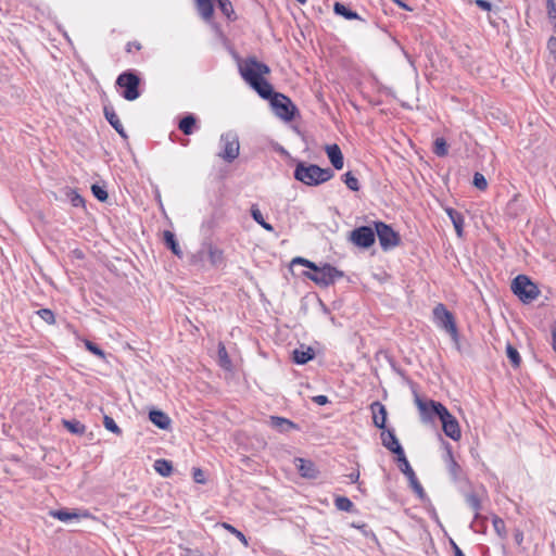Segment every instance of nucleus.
<instances>
[{"label": "nucleus", "instance_id": "obj_49", "mask_svg": "<svg viewBox=\"0 0 556 556\" xmlns=\"http://www.w3.org/2000/svg\"><path fill=\"white\" fill-rule=\"evenodd\" d=\"M223 527L242 542L244 546L249 545L247 536L240 530L226 522L223 523Z\"/></svg>", "mask_w": 556, "mask_h": 556}, {"label": "nucleus", "instance_id": "obj_2", "mask_svg": "<svg viewBox=\"0 0 556 556\" xmlns=\"http://www.w3.org/2000/svg\"><path fill=\"white\" fill-rule=\"evenodd\" d=\"M206 263L216 269L226 265L224 250L216 245L211 237H204L199 250L192 253L189 258V264L199 270L204 269Z\"/></svg>", "mask_w": 556, "mask_h": 556}, {"label": "nucleus", "instance_id": "obj_20", "mask_svg": "<svg viewBox=\"0 0 556 556\" xmlns=\"http://www.w3.org/2000/svg\"><path fill=\"white\" fill-rule=\"evenodd\" d=\"M325 152L334 169L340 170L343 168L344 156L340 147L337 143L327 144L325 147Z\"/></svg>", "mask_w": 556, "mask_h": 556}, {"label": "nucleus", "instance_id": "obj_52", "mask_svg": "<svg viewBox=\"0 0 556 556\" xmlns=\"http://www.w3.org/2000/svg\"><path fill=\"white\" fill-rule=\"evenodd\" d=\"M192 478H193L195 483H199V484H205L206 483L205 473H204V471L201 468H195L194 467L192 469Z\"/></svg>", "mask_w": 556, "mask_h": 556}, {"label": "nucleus", "instance_id": "obj_27", "mask_svg": "<svg viewBox=\"0 0 556 556\" xmlns=\"http://www.w3.org/2000/svg\"><path fill=\"white\" fill-rule=\"evenodd\" d=\"M49 515L62 522H70L74 519L78 520L80 515L76 509L60 508L49 511Z\"/></svg>", "mask_w": 556, "mask_h": 556}, {"label": "nucleus", "instance_id": "obj_43", "mask_svg": "<svg viewBox=\"0 0 556 556\" xmlns=\"http://www.w3.org/2000/svg\"><path fill=\"white\" fill-rule=\"evenodd\" d=\"M92 195L100 202H106L109 199V193L103 186L98 184H93L91 186Z\"/></svg>", "mask_w": 556, "mask_h": 556}, {"label": "nucleus", "instance_id": "obj_46", "mask_svg": "<svg viewBox=\"0 0 556 556\" xmlns=\"http://www.w3.org/2000/svg\"><path fill=\"white\" fill-rule=\"evenodd\" d=\"M351 526L353 528H356L358 529L366 538H370L372 539L375 542L378 541L376 534L374 533V531L368 527L367 523L365 522H362V523H357V522H352Z\"/></svg>", "mask_w": 556, "mask_h": 556}, {"label": "nucleus", "instance_id": "obj_16", "mask_svg": "<svg viewBox=\"0 0 556 556\" xmlns=\"http://www.w3.org/2000/svg\"><path fill=\"white\" fill-rule=\"evenodd\" d=\"M267 425L279 433L287 434L291 431H300V426L281 416H269Z\"/></svg>", "mask_w": 556, "mask_h": 556}, {"label": "nucleus", "instance_id": "obj_5", "mask_svg": "<svg viewBox=\"0 0 556 556\" xmlns=\"http://www.w3.org/2000/svg\"><path fill=\"white\" fill-rule=\"evenodd\" d=\"M433 319L439 328L450 334L455 348L460 351L459 332L453 313L444 304L439 303L433 308Z\"/></svg>", "mask_w": 556, "mask_h": 556}, {"label": "nucleus", "instance_id": "obj_32", "mask_svg": "<svg viewBox=\"0 0 556 556\" xmlns=\"http://www.w3.org/2000/svg\"><path fill=\"white\" fill-rule=\"evenodd\" d=\"M154 470L162 477H169L173 473V463L165 458H160L154 462Z\"/></svg>", "mask_w": 556, "mask_h": 556}, {"label": "nucleus", "instance_id": "obj_28", "mask_svg": "<svg viewBox=\"0 0 556 556\" xmlns=\"http://www.w3.org/2000/svg\"><path fill=\"white\" fill-rule=\"evenodd\" d=\"M445 212H446L447 216L450 217L457 236L463 237L464 223H465L464 215L453 207H446Z\"/></svg>", "mask_w": 556, "mask_h": 556}, {"label": "nucleus", "instance_id": "obj_15", "mask_svg": "<svg viewBox=\"0 0 556 556\" xmlns=\"http://www.w3.org/2000/svg\"><path fill=\"white\" fill-rule=\"evenodd\" d=\"M442 424V431L446 437L453 441H458L462 438L459 422L447 409L440 419Z\"/></svg>", "mask_w": 556, "mask_h": 556}, {"label": "nucleus", "instance_id": "obj_50", "mask_svg": "<svg viewBox=\"0 0 556 556\" xmlns=\"http://www.w3.org/2000/svg\"><path fill=\"white\" fill-rule=\"evenodd\" d=\"M472 185L478 189V190H485L488 188V181H486V178L484 177L483 174L479 173V172H476L473 174V179H472Z\"/></svg>", "mask_w": 556, "mask_h": 556}, {"label": "nucleus", "instance_id": "obj_19", "mask_svg": "<svg viewBox=\"0 0 556 556\" xmlns=\"http://www.w3.org/2000/svg\"><path fill=\"white\" fill-rule=\"evenodd\" d=\"M295 466L299 473L303 478L316 479L319 475V470L317 469L316 465L309 459L295 458Z\"/></svg>", "mask_w": 556, "mask_h": 556}, {"label": "nucleus", "instance_id": "obj_38", "mask_svg": "<svg viewBox=\"0 0 556 556\" xmlns=\"http://www.w3.org/2000/svg\"><path fill=\"white\" fill-rule=\"evenodd\" d=\"M334 505L337 509L342 511L352 513L354 510L353 502L346 496H337L334 498Z\"/></svg>", "mask_w": 556, "mask_h": 556}, {"label": "nucleus", "instance_id": "obj_57", "mask_svg": "<svg viewBox=\"0 0 556 556\" xmlns=\"http://www.w3.org/2000/svg\"><path fill=\"white\" fill-rule=\"evenodd\" d=\"M473 3L483 11L492 10V3L489 0H475Z\"/></svg>", "mask_w": 556, "mask_h": 556}, {"label": "nucleus", "instance_id": "obj_61", "mask_svg": "<svg viewBox=\"0 0 556 556\" xmlns=\"http://www.w3.org/2000/svg\"><path fill=\"white\" fill-rule=\"evenodd\" d=\"M450 543H451L452 549L454 552V556H465L463 551L459 548V546L453 540H451Z\"/></svg>", "mask_w": 556, "mask_h": 556}, {"label": "nucleus", "instance_id": "obj_9", "mask_svg": "<svg viewBox=\"0 0 556 556\" xmlns=\"http://www.w3.org/2000/svg\"><path fill=\"white\" fill-rule=\"evenodd\" d=\"M372 226L375 227V236L378 238L382 251H391L401 244V236L391 225L382 220H374Z\"/></svg>", "mask_w": 556, "mask_h": 556}, {"label": "nucleus", "instance_id": "obj_36", "mask_svg": "<svg viewBox=\"0 0 556 556\" xmlns=\"http://www.w3.org/2000/svg\"><path fill=\"white\" fill-rule=\"evenodd\" d=\"M252 218L267 231H273L274 227L269 223L265 222L262 212L256 205L251 206Z\"/></svg>", "mask_w": 556, "mask_h": 556}, {"label": "nucleus", "instance_id": "obj_37", "mask_svg": "<svg viewBox=\"0 0 556 556\" xmlns=\"http://www.w3.org/2000/svg\"><path fill=\"white\" fill-rule=\"evenodd\" d=\"M506 356L509 359L511 366L514 368H518L521 364V356L518 352V350L513 346L510 343H507L506 345Z\"/></svg>", "mask_w": 556, "mask_h": 556}, {"label": "nucleus", "instance_id": "obj_31", "mask_svg": "<svg viewBox=\"0 0 556 556\" xmlns=\"http://www.w3.org/2000/svg\"><path fill=\"white\" fill-rule=\"evenodd\" d=\"M62 425L72 434L83 435L86 432V426L77 419H62Z\"/></svg>", "mask_w": 556, "mask_h": 556}, {"label": "nucleus", "instance_id": "obj_1", "mask_svg": "<svg viewBox=\"0 0 556 556\" xmlns=\"http://www.w3.org/2000/svg\"><path fill=\"white\" fill-rule=\"evenodd\" d=\"M239 61V73L242 79L261 97L270 98L274 93L273 85L265 78L270 73L267 64L260 62L255 56H248Z\"/></svg>", "mask_w": 556, "mask_h": 556}, {"label": "nucleus", "instance_id": "obj_6", "mask_svg": "<svg viewBox=\"0 0 556 556\" xmlns=\"http://www.w3.org/2000/svg\"><path fill=\"white\" fill-rule=\"evenodd\" d=\"M302 275L321 288L332 286L336 280L344 277L342 270L329 263H321L317 265V269L313 270V273L303 271Z\"/></svg>", "mask_w": 556, "mask_h": 556}, {"label": "nucleus", "instance_id": "obj_11", "mask_svg": "<svg viewBox=\"0 0 556 556\" xmlns=\"http://www.w3.org/2000/svg\"><path fill=\"white\" fill-rule=\"evenodd\" d=\"M220 144L223 146L222 151L217 154L227 163H232L240 152L239 137L233 131L222 134Z\"/></svg>", "mask_w": 556, "mask_h": 556}, {"label": "nucleus", "instance_id": "obj_34", "mask_svg": "<svg viewBox=\"0 0 556 556\" xmlns=\"http://www.w3.org/2000/svg\"><path fill=\"white\" fill-rule=\"evenodd\" d=\"M217 5L228 21L233 22L237 20V14L233 10L232 3L229 0H217Z\"/></svg>", "mask_w": 556, "mask_h": 556}, {"label": "nucleus", "instance_id": "obj_63", "mask_svg": "<svg viewBox=\"0 0 556 556\" xmlns=\"http://www.w3.org/2000/svg\"><path fill=\"white\" fill-rule=\"evenodd\" d=\"M394 3H396L400 8L406 10V11H413V8L407 5L403 0H393Z\"/></svg>", "mask_w": 556, "mask_h": 556}, {"label": "nucleus", "instance_id": "obj_44", "mask_svg": "<svg viewBox=\"0 0 556 556\" xmlns=\"http://www.w3.org/2000/svg\"><path fill=\"white\" fill-rule=\"evenodd\" d=\"M66 194L74 207L85 206V199L77 191L68 189Z\"/></svg>", "mask_w": 556, "mask_h": 556}, {"label": "nucleus", "instance_id": "obj_12", "mask_svg": "<svg viewBox=\"0 0 556 556\" xmlns=\"http://www.w3.org/2000/svg\"><path fill=\"white\" fill-rule=\"evenodd\" d=\"M349 241L355 247L367 250L376 242L375 227L374 226H358L349 233Z\"/></svg>", "mask_w": 556, "mask_h": 556}, {"label": "nucleus", "instance_id": "obj_35", "mask_svg": "<svg viewBox=\"0 0 556 556\" xmlns=\"http://www.w3.org/2000/svg\"><path fill=\"white\" fill-rule=\"evenodd\" d=\"M433 153L439 157H444L448 154V144L443 137H439L433 142Z\"/></svg>", "mask_w": 556, "mask_h": 556}, {"label": "nucleus", "instance_id": "obj_54", "mask_svg": "<svg viewBox=\"0 0 556 556\" xmlns=\"http://www.w3.org/2000/svg\"><path fill=\"white\" fill-rule=\"evenodd\" d=\"M547 51L553 60L556 62V37L551 36L546 45Z\"/></svg>", "mask_w": 556, "mask_h": 556}, {"label": "nucleus", "instance_id": "obj_29", "mask_svg": "<svg viewBox=\"0 0 556 556\" xmlns=\"http://www.w3.org/2000/svg\"><path fill=\"white\" fill-rule=\"evenodd\" d=\"M163 240L166 248L176 256L181 257L182 251L180 249L179 242L174 232L169 230H165L163 233Z\"/></svg>", "mask_w": 556, "mask_h": 556}, {"label": "nucleus", "instance_id": "obj_22", "mask_svg": "<svg viewBox=\"0 0 556 556\" xmlns=\"http://www.w3.org/2000/svg\"><path fill=\"white\" fill-rule=\"evenodd\" d=\"M178 548L180 556H215V553L204 545L191 547L188 544H179Z\"/></svg>", "mask_w": 556, "mask_h": 556}, {"label": "nucleus", "instance_id": "obj_23", "mask_svg": "<svg viewBox=\"0 0 556 556\" xmlns=\"http://www.w3.org/2000/svg\"><path fill=\"white\" fill-rule=\"evenodd\" d=\"M217 0H195V7L205 22H211L214 15V3Z\"/></svg>", "mask_w": 556, "mask_h": 556}, {"label": "nucleus", "instance_id": "obj_58", "mask_svg": "<svg viewBox=\"0 0 556 556\" xmlns=\"http://www.w3.org/2000/svg\"><path fill=\"white\" fill-rule=\"evenodd\" d=\"M142 46L139 41H129L126 47H125V50L126 52L130 53L132 52V49L139 51L141 50Z\"/></svg>", "mask_w": 556, "mask_h": 556}, {"label": "nucleus", "instance_id": "obj_14", "mask_svg": "<svg viewBox=\"0 0 556 556\" xmlns=\"http://www.w3.org/2000/svg\"><path fill=\"white\" fill-rule=\"evenodd\" d=\"M380 438L382 445L395 455L396 462L402 460V458L405 459L406 455L404 448L396 438L394 429L387 428L386 430H382Z\"/></svg>", "mask_w": 556, "mask_h": 556}, {"label": "nucleus", "instance_id": "obj_45", "mask_svg": "<svg viewBox=\"0 0 556 556\" xmlns=\"http://www.w3.org/2000/svg\"><path fill=\"white\" fill-rule=\"evenodd\" d=\"M492 523H493V528H494L495 532L498 534V536L505 538L507 534L505 521L501 517L495 515V516H493Z\"/></svg>", "mask_w": 556, "mask_h": 556}, {"label": "nucleus", "instance_id": "obj_21", "mask_svg": "<svg viewBox=\"0 0 556 556\" xmlns=\"http://www.w3.org/2000/svg\"><path fill=\"white\" fill-rule=\"evenodd\" d=\"M149 420L161 430H167L170 427L169 416L159 408L149 410Z\"/></svg>", "mask_w": 556, "mask_h": 556}, {"label": "nucleus", "instance_id": "obj_59", "mask_svg": "<svg viewBox=\"0 0 556 556\" xmlns=\"http://www.w3.org/2000/svg\"><path fill=\"white\" fill-rule=\"evenodd\" d=\"M313 402L316 403L317 405L324 406V405L328 404L330 401L327 395L320 394V395L314 396Z\"/></svg>", "mask_w": 556, "mask_h": 556}, {"label": "nucleus", "instance_id": "obj_13", "mask_svg": "<svg viewBox=\"0 0 556 556\" xmlns=\"http://www.w3.org/2000/svg\"><path fill=\"white\" fill-rule=\"evenodd\" d=\"M399 465L400 470L402 473L407 478L409 486L415 492L417 497L421 502H429L430 498L427 495L425 489L422 488L421 483L419 482L414 469L412 468L407 457L405 456V459L402 458V460L396 462Z\"/></svg>", "mask_w": 556, "mask_h": 556}, {"label": "nucleus", "instance_id": "obj_24", "mask_svg": "<svg viewBox=\"0 0 556 556\" xmlns=\"http://www.w3.org/2000/svg\"><path fill=\"white\" fill-rule=\"evenodd\" d=\"M197 116L192 113H188L180 118L178 128L184 135L190 136L197 129Z\"/></svg>", "mask_w": 556, "mask_h": 556}, {"label": "nucleus", "instance_id": "obj_4", "mask_svg": "<svg viewBox=\"0 0 556 556\" xmlns=\"http://www.w3.org/2000/svg\"><path fill=\"white\" fill-rule=\"evenodd\" d=\"M141 84L142 78L137 70H126L115 80L119 94L127 101H135L141 96Z\"/></svg>", "mask_w": 556, "mask_h": 556}, {"label": "nucleus", "instance_id": "obj_41", "mask_svg": "<svg viewBox=\"0 0 556 556\" xmlns=\"http://www.w3.org/2000/svg\"><path fill=\"white\" fill-rule=\"evenodd\" d=\"M84 343H85V348L88 352H90L91 354H93L94 356H97L101 359H105L106 354L101 349V346L99 344H97L90 340H85Z\"/></svg>", "mask_w": 556, "mask_h": 556}, {"label": "nucleus", "instance_id": "obj_18", "mask_svg": "<svg viewBox=\"0 0 556 556\" xmlns=\"http://www.w3.org/2000/svg\"><path fill=\"white\" fill-rule=\"evenodd\" d=\"M103 114L109 124L115 129V131L124 139H127L128 136L124 129L122 122L119 121L114 108L111 104H105L103 106Z\"/></svg>", "mask_w": 556, "mask_h": 556}, {"label": "nucleus", "instance_id": "obj_10", "mask_svg": "<svg viewBox=\"0 0 556 556\" xmlns=\"http://www.w3.org/2000/svg\"><path fill=\"white\" fill-rule=\"evenodd\" d=\"M415 404L419 409L424 422H432L434 418L440 420L447 410L441 402L434 400L424 401L417 393H415Z\"/></svg>", "mask_w": 556, "mask_h": 556}, {"label": "nucleus", "instance_id": "obj_39", "mask_svg": "<svg viewBox=\"0 0 556 556\" xmlns=\"http://www.w3.org/2000/svg\"><path fill=\"white\" fill-rule=\"evenodd\" d=\"M342 181L351 191H358L361 186L358 179L352 172H346L341 176Z\"/></svg>", "mask_w": 556, "mask_h": 556}, {"label": "nucleus", "instance_id": "obj_42", "mask_svg": "<svg viewBox=\"0 0 556 556\" xmlns=\"http://www.w3.org/2000/svg\"><path fill=\"white\" fill-rule=\"evenodd\" d=\"M103 426L108 431H110L118 437H121L123 434V430L118 427V425L115 422V420L111 416L104 415Z\"/></svg>", "mask_w": 556, "mask_h": 556}, {"label": "nucleus", "instance_id": "obj_53", "mask_svg": "<svg viewBox=\"0 0 556 556\" xmlns=\"http://www.w3.org/2000/svg\"><path fill=\"white\" fill-rule=\"evenodd\" d=\"M441 440H442L443 447L445 450L443 459H444V463L446 464V463H450L451 459H455L454 455H453V447L447 441L443 440L442 438H441Z\"/></svg>", "mask_w": 556, "mask_h": 556}, {"label": "nucleus", "instance_id": "obj_62", "mask_svg": "<svg viewBox=\"0 0 556 556\" xmlns=\"http://www.w3.org/2000/svg\"><path fill=\"white\" fill-rule=\"evenodd\" d=\"M348 478L350 479V481L352 483H357L359 480V471L355 470V471L351 472L350 475H348Z\"/></svg>", "mask_w": 556, "mask_h": 556}, {"label": "nucleus", "instance_id": "obj_25", "mask_svg": "<svg viewBox=\"0 0 556 556\" xmlns=\"http://www.w3.org/2000/svg\"><path fill=\"white\" fill-rule=\"evenodd\" d=\"M315 358V351L313 348L295 349L292 352V361L298 365H305Z\"/></svg>", "mask_w": 556, "mask_h": 556}, {"label": "nucleus", "instance_id": "obj_26", "mask_svg": "<svg viewBox=\"0 0 556 556\" xmlns=\"http://www.w3.org/2000/svg\"><path fill=\"white\" fill-rule=\"evenodd\" d=\"M333 12L334 14L342 16L344 20L352 21V20H361L364 21L356 11L352 10L349 5H346L343 2H334L333 4Z\"/></svg>", "mask_w": 556, "mask_h": 556}, {"label": "nucleus", "instance_id": "obj_48", "mask_svg": "<svg viewBox=\"0 0 556 556\" xmlns=\"http://www.w3.org/2000/svg\"><path fill=\"white\" fill-rule=\"evenodd\" d=\"M36 314L47 324H55V315L50 308H40L36 312Z\"/></svg>", "mask_w": 556, "mask_h": 556}, {"label": "nucleus", "instance_id": "obj_51", "mask_svg": "<svg viewBox=\"0 0 556 556\" xmlns=\"http://www.w3.org/2000/svg\"><path fill=\"white\" fill-rule=\"evenodd\" d=\"M218 213L214 212L208 219L203 222L202 227H206L208 230L214 229L218 225Z\"/></svg>", "mask_w": 556, "mask_h": 556}, {"label": "nucleus", "instance_id": "obj_3", "mask_svg": "<svg viewBox=\"0 0 556 556\" xmlns=\"http://www.w3.org/2000/svg\"><path fill=\"white\" fill-rule=\"evenodd\" d=\"M333 176L334 173L331 168H323L304 161H298L293 172L294 179L306 186H319L330 180Z\"/></svg>", "mask_w": 556, "mask_h": 556}, {"label": "nucleus", "instance_id": "obj_60", "mask_svg": "<svg viewBox=\"0 0 556 556\" xmlns=\"http://www.w3.org/2000/svg\"><path fill=\"white\" fill-rule=\"evenodd\" d=\"M551 333H552V346L556 352V320L551 325Z\"/></svg>", "mask_w": 556, "mask_h": 556}, {"label": "nucleus", "instance_id": "obj_64", "mask_svg": "<svg viewBox=\"0 0 556 556\" xmlns=\"http://www.w3.org/2000/svg\"><path fill=\"white\" fill-rule=\"evenodd\" d=\"M515 541L517 544H521V542L523 541V533L521 531L516 532Z\"/></svg>", "mask_w": 556, "mask_h": 556}, {"label": "nucleus", "instance_id": "obj_33", "mask_svg": "<svg viewBox=\"0 0 556 556\" xmlns=\"http://www.w3.org/2000/svg\"><path fill=\"white\" fill-rule=\"evenodd\" d=\"M217 356H218V365L226 370H230L232 367V362L228 355L226 346L222 342H219V344H218Z\"/></svg>", "mask_w": 556, "mask_h": 556}, {"label": "nucleus", "instance_id": "obj_55", "mask_svg": "<svg viewBox=\"0 0 556 556\" xmlns=\"http://www.w3.org/2000/svg\"><path fill=\"white\" fill-rule=\"evenodd\" d=\"M547 14L551 20H556V0H546Z\"/></svg>", "mask_w": 556, "mask_h": 556}, {"label": "nucleus", "instance_id": "obj_47", "mask_svg": "<svg viewBox=\"0 0 556 556\" xmlns=\"http://www.w3.org/2000/svg\"><path fill=\"white\" fill-rule=\"evenodd\" d=\"M291 265H302L306 268H308L311 273H313V270L317 269V265L315 262H312L307 258H304L302 256H296L294 257L292 261H291Z\"/></svg>", "mask_w": 556, "mask_h": 556}, {"label": "nucleus", "instance_id": "obj_40", "mask_svg": "<svg viewBox=\"0 0 556 556\" xmlns=\"http://www.w3.org/2000/svg\"><path fill=\"white\" fill-rule=\"evenodd\" d=\"M466 503L475 510V519L480 518L481 501L476 493L466 494Z\"/></svg>", "mask_w": 556, "mask_h": 556}, {"label": "nucleus", "instance_id": "obj_30", "mask_svg": "<svg viewBox=\"0 0 556 556\" xmlns=\"http://www.w3.org/2000/svg\"><path fill=\"white\" fill-rule=\"evenodd\" d=\"M445 465L453 482L457 483L466 480V475L456 459H451V462Z\"/></svg>", "mask_w": 556, "mask_h": 556}, {"label": "nucleus", "instance_id": "obj_56", "mask_svg": "<svg viewBox=\"0 0 556 556\" xmlns=\"http://www.w3.org/2000/svg\"><path fill=\"white\" fill-rule=\"evenodd\" d=\"M518 200L517 197H515L513 200H510L507 204V214L511 217H516L518 215L515 206L517 204Z\"/></svg>", "mask_w": 556, "mask_h": 556}, {"label": "nucleus", "instance_id": "obj_17", "mask_svg": "<svg viewBox=\"0 0 556 556\" xmlns=\"http://www.w3.org/2000/svg\"><path fill=\"white\" fill-rule=\"evenodd\" d=\"M370 410L372 414L374 426L378 429L386 430L388 419V410L386 406L379 401H375L370 404Z\"/></svg>", "mask_w": 556, "mask_h": 556}, {"label": "nucleus", "instance_id": "obj_8", "mask_svg": "<svg viewBox=\"0 0 556 556\" xmlns=\"http://www.w3.org/2000/svg\"><path fill=\"white\" fill-rule=\"evenodd\" d=\"M510 289L523 304L532 303L540 294L538 285L529 276L522 274L513 279Z\"/></svg>", "mask_w": 556, "mask_h": 556}, {"label": "nucleus", "instance_id": "obj_7", "mask_svg": "<svg viewBox=\"0 0 556 556\" xmlns=\"http://www.w3.org/2000/svg\"><path fill=\"white\" fill-rule=\"evenodd\" d=\"M263 99L269 101L274 113L283 122H292L300 114L296 105L288 96L283 93L274 90V93L270 96V98Z\"/></svg>", "mask_w": 556, "mask_h": 556}]
</instances>
